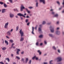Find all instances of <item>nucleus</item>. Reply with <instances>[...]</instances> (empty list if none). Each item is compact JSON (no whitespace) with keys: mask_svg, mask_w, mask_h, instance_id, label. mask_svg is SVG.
Here are the masks:
<instances>
[{"mask_svg":"<svg viewBox=\"0 0 64 64\" xmlns=\"http://www.w3.org/2000/svg\"><path fill=\"white\" fill-rule=\"evenodd\" d=\"M9 24V23L8 22H7L5 24V25L4 26V28H6L8 27V24Z\"/></svg>","mask_w":64,"mask_h":64,"instance_id":"obj_7","label":"nucleus"},{"mask_svg":"<svg viewBox=\"0 0 64 64\" xmlns=\"http://www.w3.org/2000/svg\"><path fill=\"white\" fill-rule=\"evenodd\" d=\"M25 9V7L24 6L23 4H22L20 6V11H23V10Z\"/></svg>","mask_w":64,"mask_h":64,"instance_id":"obj_3","label":"nucleus"},{"mask_svg":"<svg viewBox=\"0 0 64 64\" xmlns=\"http://www.w3.org/2000/svg\"><path fill=\"white\" fill-rule=\"evenodd\" d=\"M31 62H32V60H30L28 62V64H31Z\"/></svg>","mask_w":64,"mask_h":64,"instance_id":"obj_29","label":"nucleus"},{"mask_svg":"<svg viewBox=\"0 0 64 64\" xmlns=\"http://www.w3.org/2000/svg\"><path fill=\"white\" fill-rule=\"evenodd\" d=\"M17 15L18 16H23L24 17V18H25L26 17V16H25L23 15V14H21V13H19L18 14H17Z\"/></svg>","mask_w":64,"mask_h":64,"instance_id":"obj_5","label":"nucleus"},{"mask_svg":"<svg viewBox=\"0 0 64 64\" xmlns=\"http://www.w3.org/2000/svg\"><path fill=\"white\" fill-rule=\"evenodd\" d=\"M59 28H56V30H59Z\"/></svg>","mask_w":64,"mask_h":64,"instance_id":"obj_63","label":"nucleus"},{"mask_svg":"<svg viewBox=\"0 0 64 64\" xmlns=\"http://www.w3.org/2000/svg\"><path fill=\"white\" fill-rule=\"evenodd\" d=\"M43 37V35H40L39 36V38H42Z\"/></svg>","mask_w":64,"mask_h":64,"instance_id":"obj_35","label":"nucleus"},{"mask_svg":"<svg viewBox=\"0 0 64 64\" xmlns=\"http://www.w3.org/2000/svg\"><path fill=\"white\" fill-rule=\"evenodd\" d=\"M58 52L59 53H61V52H60V50L59 49H58Z\"/></svg>","mask_w":64,"mask_h":64,"instance_id":"obj_31","label":"nucleus"},{"mask_svg":"<svg viewBox=\"0 0 64 64\" xmlns=\"http://www.w3.org/2000/svg\"><path fill=\"white\" fill-rule=\"evenodd\" d=\"M14 14H12L10 13V18H13L14 17Z\"/></svg>","mask_w":64,"mask_h":64,"instance_id":"obj_9","label":"nucleus"},{"mask_svg":"<svg viewBox=\"0 0 64 64\" xmlns=\"http://www.w3.org/2000/svg\"><path fill=\"white\" fill-rule=\"evenodd\" d=\"M0 64H4L3 63V62H0Z\"/></svg>","mask_w":64,"mask_h":64,"instance_id":"obj_52","label":"nucleus"},{"mask_svg":"<svg viewBox=\"0 0 64 64\" xmlns=\"http://www.w3.org/2000/svg\"><path fill=\"white\" fill-rule=\"evenodd\" d=\"M39 4V3L38 2H36V7H38V4Z\"/></svg>","mask_w":64,"mask_h":64,"instance_id":"obj_21","label":"nucleus"},{"mask_svg":"<svg viewBox=\"0 0 64 64\" xmlns=\"http://www.w3.org/2000/svg\"><path fill=\"white\" fill-rule=\"evenodd\" d=\"M62 6L59 9V10H61L62 9Z\"/></svg>","mask_w":64,"mask_h":64,"instance_id":"obj_41","label":"nucleus"},{"mask_svg":"<svg viewBox=\"0 0 64 64\" xmlns=\"http://www.w3.org/2000/svg\"><path fill=\"white\" fill-rule=\"evenodd\" d=\"M8 62H9V61H10V60L9 58H8Z\"/></svg>","mask_w":64,"mask_h":64,"instance_id":"obj_53","label":"nucleus"},{"mask_svg":"<svg viewBox=\"0 0 64 64\" xmlns=\"http://www.w3.org/2000/svg\"><path fill=\"white\" fill-rule=\"evenodd\" d=\"M5 43H6V44H7V45H8L9 44L8 43V41L6 40H5Z\"/></svg>","mask_w":64,"mask_h":64,"instance_id":"obj_24","label":"nucleus"},{"mask_svg":"<svg viewBox=\"0 0 64 64\" xmlns=\"http://www.w3.org/2000/svg\"><path fill=\"white\" fill-rule=\"evenodd\" d=\"M10 41L11 42V43H13L14 42L13 40H10Z\"/></svg>","mask_w":64,"mask_h":64,"instance_id":"obj_28","label":"nucleus"},{"mask_svg":"<svg viewBox=\"0 0 64 64\" xmlns=\"http://www.w3.org/2000/svg\"><path fill=\"white\" fill-rule=\"evenodd\" d=\"M21 54H24V52H22L21 53Z\"/></svg>","mask_w":64,"mask_h":64,"instance_id":"obj_59","label":"nucleus"},{"mask_svg":"<svg viewBox=\"0 0 64 64\" xmlns=\"http://www.w3.org/2000/svg\"><path fill=\"white\" fill-rule=\"evenodd\" d=\"M51 23L50 22H48V23L47 24H48V25H50V24H51Z\"/></svg>","mask_w":64,"mask_h":64,"instance_id":"obj_51","label":"nucleus"},{"mask_svg":"<svg viewBox=\"0 0 64 64\" xmlns=\"http://www.w3.org/2000/svg\"><path fill=\"white\" fill-rule=\"evenodd\" d=\"M56 3L57 4H58V5H60V4L59 2L58 1H57L56 2Z\"/></svg>","mask_w":64,"mask_h":64,"instance_id":"obj_36","label":"nucleus"},{"mask_svg":"<svg viewBox=\"0 0 64 64\" xmlns=\"http://www.w3.org/2000/svg\"><path fill=\"white\" fill-rule=\"evenodd\" d=\"M25 59L23 58L21 59V61L23 62V63H25Z\"/></svg>","mask_w":64,"mask_h":64,"instance_id":"obj_14","label":"nucleus"},{"mask_svg":"<svg viewBox=\"0 0 64 64\" xmlns=\"http://www.w3.org/2000/svg\"><path fill=\"white\" fill-rule=\"evenodd\" d=\"M16 58H17L18 60H20V58L18 56H16Z\"/></svg>","mask_w":64,"mask_h":64,"instance_id":"obj_27","label":"nucleus"},{"mask_svg":"<svg viewBox=\"0 0 64 64\" xmlns=\"http://www.w3.org/2000/svg\"><path fill=\"white\" fill-rule=\"evenodd\" d=\"M13 29H12L11 30H9V31L10 32H12L13 31Z\"/></svg>","mask_w":64,"mask_h":64,"instance_id":"obj_40","label":"nucleus"},{"mask_svg":"<svg viewBox=\"0 0 64 64\" xmlns=\"http://www.w3.org/2000/svg\"><path fill=\"white\" fill-rule=\"evenodd\" d=\"M21 19V20H23V18L22 17H20Z\"/></svg>","mask_w":64,"mask_h":64,"instance_id":"obj_60","label":"nucleus"},{"mask_svg":"<svg viewBox=\"0 0 64 64\" xmlns=\"http://www.w3.org/2000/svg\"><path fill=\"white\" fill-rule=\"evenodd\" d=\"M44 64H48V63L47 62H44Z\"/></svg>","mask_w":64,"mask_h":64,"instance_id":"obj_57","label":"nucleus"},{"mask_svg":"<svg viewBox=\"0 0 64 64\" xmlns=\"http://www.w3.org/2000/svg\"><path fill=\"white\" fill-rule=\"evenodd\" d=\"M32 34H34V33L33 32H34V27H32Z\"/></svg>","mask_w":64,"mask_h":64,"instance_id":"obj_17","label":"nucleus"},{"mask_svg":"<svg viewBox=\"0 0 64 64\" xmlns=\"http://www.w3.org/2000/svg\"><path fill=\"white\" fill-rule=\"evenodd\" d=\"M26 18H30V17L27 16H26Z\"/></svg>","mask_w":64,"mask_h":64,"instance_id":"obj_55","label":"nucleus"},{"mask_svg":"<svg viewBox=\"0 0 64 64\" xmlns=\"http://www.w3.org/2000/svg\"><path fill=\"white\" fill-rule=\"evenodd\" d=\"M10 32L9 30L8 32H6L8 36H10L11 35V33H10Z\"/></svg>","mask_w":64,"mask_h":64,"instance_id":"obj_12","label":"nucleus"},{"mask_svg":"<svg viewBox=\"0 0 64 64\" xmlns=\"http://www.w3.org/2000/svg\"><path fill=\"white\" fill-rule=\"evenodd\" d=\"M36 56H34L33 57H32V60H34L35 58H36Z\"/></svg>","mask_w":64,"mask_h":64,"instance_id":"obj_23","label":"nucleus"},{"mask_svg":"<svg viewBox=\"0 0 64 64\" xmlns=\"http://www.w3.org/2000/svg\"><path fill=\"white\" fill-rule=\"evenodd\" d=\"M28 21L29 20H28V19H26V23H27Z\"/></svg>","mask_w":64,"mask_h":64,"instance_id":"obj_26","label":"nucleus"},{"mask_svg":"<svg viewBox=\"0 0 64 64\" xmlns=\"http://www.w3.org/2000/svg\"><path fill=\"white\" fill-rule=\"evenodd\" d=\"M56 59L57 60V62H58L61 61L62 60V58L61 57H58L56 58Z\"/></svg>","mask_w":64,"mask_h":64,"instance_id":"obj_2","label":"nucleus"},{"mask_svg":"<svg viewBox=\"0 0 64 64\" xmlns=\"http://www.w3.org/2000/svg\"><path fill=\"white\" fill-rule=\"evenodd\" d=\"M50 30L51 32L52 33L54 32V28H52L51 29V28H52V26H50Z\"/></svg>","mask_w":64,"mask_h":64,"instance_id":"obj_4","label":"nucleus"},{"mask_svg":"<svg viewBox=\"0 0 64 64\" xmlns=\"http://www.w3.org/2000/svg\"><path fill=\"white\" fill-rule=\"evenodd\" d=\"M43 44V43H41L40 44V45L41 46H42Z\"/></svg>","mask_w":64,"mask_h":64,"instance_id":"obj_39","label":"nucleus"},{"mask_svg":"<svg viewBox=\"0 0 64 64\" xmlns=\"http://www.w3.org/2000/svg\"><path fill=\"white\" fill-rule=\"evenodd\" d=\"M25 9L26 11H27L28 13L29 14L30 13V11H28V9H27V8H26Z\"/></svg>","mask_w":64,"mask_h":64,"instance_id":"obj_22","label":"nucleus"},{"mask_svg":"<svg viewBox=\"0 0 64 64\" xmlns=\"http://www.w3.org/2000/svg\"><path fill=\"white\" fill-rule=\"evenodd\" d=\"M42 24H40V25L39 26L40 27H39V28H41V27H42Z\"/></svg>","mask_w":64,"mask_h":64,"instance_id":"obj_49","label":"nucleus"},{"mask_svg":"<svg viewBox=\"0 0 64 64\" xmlns=\"http://www.w3.org/2000/svg\"><path fill=\"white\" fill-rule=\"evenodd\" d=\"M44 43L46 45V44H47V42H46V41L45 40L44 41Z\"/></svg>","mask_w":64,"mask_h":64,"instance_id":"obj_42","label":"nucleus"},{"mask_svg":"<svg viewBox=\"0 0 64 64\" xmlns=\"http://www.w3.org/2000/svg\"><path fill=\"white\" fill-rule=\"evenodd\" d=\"M53 9H51L50 10V12H51L52 14V15H54V14H55V12H53Z\"/></svg>","mask_w":64,"mask_h":64,"instance_id":"obj_11","label":"nucleus"},{"mask_svg":"<svg viewBox=\"0 0 64 64\" xmlns=\"http://www.w3.org/2000/svg\"><path fill=\"white\" fill-rule=\"evenodd\" d=\"M30 24V22H28L27 23V25L28 26H29Z\"/></svg>","mask_w":64,"mask_h":64,"instance_id":"obj_47","label":"nucleus"},{"mask_svg":"<svg viewBox=\"0 0 64 64\" xmlns=\"http://www.w3.org/2000/svg\"><path fill=\"white\" fill-rule=\"evenodd\" d=\"M5 10H6V9H2V13H5V12H6Z\"/></svg>","mask_w":64,"mask_h":64,"instance_id":"obj_10","label":"nucleus"},{"mask_svg":"<svg viewBox=\"0 0 64 64\" xmlns=\"http://www.w3.org/2000/svg\"><path fill=\"white\" fill-rule=\"evenodd\" d=\"M4 3V2H0V4H1V5H3Z\"/></svg>","mask_w":64,"mask_h":64,"instance_id":"obj_30","label":"nucleus"},{"mask_svg":"<svg viewBox=\"0 0 64 64\" xmlns=\"http://www.w3.org/2000/svg\"><path fill=\"white\" fill-rule=\"evenodd\" d=\"M36 60H38V57H37L36 56Z\"/></svg>","mask_w":64,"mask_h":64,"instance_id":"obj_46","label":"nucleus"},{"mask_svg":"<svg viewBox=\"0 0 64 64\" xmlns=\"http://www.w3.org/2000/svg\"><path fill=\"white\" fill-rule=\"evenodd\" d=\"M40 1L41 2H42L44 5L46 4V2L45 0H40Z\"/></svg>","mask_w":64,"mask_h":64,"instance_id":"obj_6","label":"nucleus"},{"mask_svg":"<svg viewBox=\"0 0 64 64\" xmlns=\"http://www.w3.org/2000/svg\"><path fill=\"white\" fill-rule=\"evenodd\" d=\"M10 2L12 3V0H8Z\"/></svg>","mask_w":64,"mask_h":64,"instance_id":"obj_48","label":"nucleus"},{"mask_svg":"<svg viewBox=\"0 0 64 64\" xmlns=\"http://www.w3.org/2000/svg\"><path fill=\"white\" fill-rule=\"evenodd\" d=\"M62 13H64V10H63L62 11Z\"/></svg>","mask_w":64,"mask_h":64,"instance_id":"obj_62","label":"nucleus"},{"mask_svg":"<svg viewBox=\"0 0 64 64\" xmlns=\"http://www.w3.org/2000/svg\"><path fill=\"white\" fill-rule=\"evenodd\" d=\"M20 51V50L19 49H17V52H19V51Z\"/></svg>","mask_w":64,"mask_h":64,"instance_id":"obj_44","label":"nucleus"},{"mask_svg":"<svg viewBox=\"0 0 64 64\" xmlns=\"http://www.w3.org/2000/svg\"><path fill=\"white\" fill-rule=\"evenodd\" d=\"M39 45V42H36V46H38Z\"/></svg>","mask_w":64,"mask_h":64,"instance_id":"obj_33","label":"nucleus"},{"mask_svg":"<svg viewBox=\"0 0 64 64\" xmlns=\"http://www.w3.org/2000/svg\"><path fill=\"white\" fill-rule=\"evenodd\" d=\"M28 60H29V58H26L25 60V63H27L28 62Z\"/></svg>","mask_w":64,"mask_h":64,"instance_id":"obj_16","label":"nucleus"},{"mask_svg":"<svg viewBox=\"0 0 64 64\" xmlns=\"http://www.w3.org/2000/svg\"><path fill=\"white\" fill-rule=\"evenodd\" d=\"M54 17H56V18H57V17H58V14H56L54 16Z\"/></svg>","mask_w":64,"mask_h":64,"instance_id":"obj_18","label":"nucleus"},{"mask_svg":"<svg viewBox=\"0 0 64 64\" xmlns=\"http://www.w3.org/2000/svg\"><path fill=\"white\" fill-rule=\"evenodd\" d=\"M48 35L50 37H52V38H53L54 37V36L52 34H49Z\"/></svg>","mask_w":64,"mask_h":64,"instance_id":"obj_13","label":"nucleus"},{"mask_svg":"<svg viewBox=\"0 0 64 64\" xmlns=\"http://www.w3.org/2000/svg\"><path fill=\"white\" fill-rule=\"evenodd\" d=\"M28 8L30 9H32L33 8V7L32 6H30L28 7Z\"/></svg>","mask_w":64,"mask_h":64,"instance_id":"obj_37","label":"nucleus"},{"mask_svg":"<svg viewBox=\"0 0 64 64\" xmlns=\"http://www.w3.org/2000/svg\"><path fill=\"white\" fill-rule=\"evenodd\" d=\"M52 60H51L50 61V64H53V63H51V62H52Z\"/></svg>","mask_w":64,"mask_h":64,"instance_id":"obj_43","label":"nucleus"},{"mask_svg":"<svg viewBox=\"0 0 64 64\" xmlns=\"http://www.w3.org/2000/svg\"><path fill=\"white\" fill-rule=\"evenodd\" d=\"M38 31L39 33H41L42 32V29L41 28H38Z\"/></svg>","mask_w":64,"mask_h":64,"instance_id":"obj_8","label":"nucleus"},{"mask_svg":"<svg viewBox=\"0 0 64 64\" xmlns=\"http://www.w3.org/2000/svg\"><path fill=\"white\" fill-rule=\"evenodd\" d=\"M56 33L57 35H59L60 34V32L59 31H57L56 32Z\"/></svg>","mask_w":64,"mask_h":64,"instance_id":"obj_15","label":"nucleus"},{"mask_svg":"<svg viewBox=\"0 0 64 64\" xmlns=\"http://www.w3.org/2000/svg\"><path fill=\"white\" fill-rule=\"evenodd\" d=\"M18 29H19V27L18 26H17L16 27V31H17L18 30Z\"/></svg>","mask_w":64,"mask_h":64,"instance_id":"obj_38","label":"nucleus"},{"mask_svg":"<svg viewBox=\"0 0 64 64\" xmlns=\"http://www.w3.org/2000/svg\"><path fill=\"white\" fill-rule=\"evenodd\" d=\"M62 4L64 5V0H63V2L62 3Z\"/></svg>","mask_w":64,"mask_h":64,"instance_id":"obj_56","label":"nucleus"},{"mask_svg":"<svg viewBox=\"0 0 64 64\" xmlns=\"http://www.w3.org/2000/svg\"><path fill=\"white\" fill-rule=\"evenodd\" d=\"M11 56H12V57H13V56H14V55H13V54H11Z\"/></svg>","mask_w":64,"mask_h":64,"instance_id":"obj_58","label":"nucleus"},{"mask_svg":"<svg viewBox=\"0 0 64 64\" xmlns=\"http://www.w3.org/2000/svg\"><path fill=\"white\" fill-rule=\"evenodd\" d=\"M16 54H17V55H19V52H17Z\"/></svg>","mask_w":64,"mask_h":64,"instance_id":"obj_50","label":"nucleus"},{"mask_svg":"<svg viewBox=\"0 0 64 64\" xmlns=\"http://www.w3.org/2000/svg\"><path fill=\"white\" fill-rule=\"evenodd\" d=\"M22 31V29H21L19 31L20 33V34L21 36L22 37L20 40V41H23L24 40V38L22 37V36H24V32Z\"/></svg>","mask_w":64,"mask_h":64,"instance_id":"obj_1","label":"nucleus"},{"mask_svg":"<svg viewBox=\"0 0 64 64\" xmlns=\"http://www.w3.org/2000/svg\"><path fill=\"white\" fill-rule=\"evenodd\" d=\"M52 48L54 50H56V48H55V47L54 46H53Z\"/></svg>","mask_w":64,"mask_h":64,"instance_id":"obj_32","label":"nucleus"},{"mask_svg":"<svg viewBox=\"0 0 64 64\" xmlns=\"http://www.w3.org/2000/svg\"><path fill=\"white\" fill-rule=\"evenodd\" d=\"M4 7L5 8H6L8 6L6 4H4Z\"/></svg>","mask_w":64,"mask_h":64,"instance_id":"obj_25","label":"nucleus"},{"mask_svg":"<svg viewBox=\"0 0 64 64\" xmlns=\"http://www.w3.org/2000/svg\"><path fill=\"white\" fill-rule=\"evenodd\" d=\"M6 37L8 39H10V38H9V36H6Z\"/></svg>","mask_w":64,"mask_h":64,"instance_id":"obj_45","label":"nucleus"},{"mask_svg":"<svg viewBox=\"0 0 64 64\" xmlns=\"http://www.w3.org/2000/svg\"><path fill=\"white\" fill-rule=\"evenodd\" d=\"M14 45H15V44H14V43H12V46H13Z\"/></svg>","mask_w":64,"mask_h":64,"instance_id":"obj_61","label":"nucleus"},{"mask_svg":"<svg viewBox=\"0 0 64 64\" xmlns=\"http://www.w3.org/2000/svg\"><path fill=\"white\" fill-rule=\"evenodd\" d=\"M45 24H46V22H45V21H43V23H42V24L44 25Z\"/></svg>","mask_w":64,"mask_h":64,"instance_id":"obj_34","label":"nucleus"},{"mask_svg":"<svg viewBox=\"0 0 64 64\" xmlns=\"http://www.w3.org/2000/svg\"><path fill=\"white\" fill-rule=\"evenodd\" d=\"M16 11L18 12H19V10H18V9H17L16 8Z\"/></svg>","mask_w":64,"mask_h":64,"instance_id":"obj_54","label":"nucleus"},{"mask_svg":"<svg viewBox=\"0 0 64 64\" xmlns=\"http://www.w3.org/2000/svg\"><path fill=\"white\" fill-rule=\"evenodd\" d=\"M56 64H61V63H57Z\"/></svg>","mask_w":64,"mask_h":64,"instance_id":"obj_64","label":"nucleus"},{"mask_svg":"<svg viewBox=\"0 0 64 64\" xmlns=\"http://www.w3.org/2000/svg\"><path fill=\"white\" fill-rule=\"evenodd\" d=\"M7 49V48L6 47H4V48H2V50H3L4 51V50H5L6 49Z\"/></svg>","mask_w":64,"mask_h":64,"instance_id":"obj_20","label":"nucleus"},{"mask_svg":"<svg viewBox=\"0 0 64 64\" xmlns=\"http://www.w3.org/2000/svg\"><path fill=\"white\" fill-rule=\"evenodd\" d=\"M38 52L39 53L40 55H41V53H42V52H41L40 51V50H38Z\"/></svg>","mask_w":64,"mask_h":64,"instance_id":"obj_19","label":"nucleus"}]
</instances>
